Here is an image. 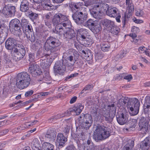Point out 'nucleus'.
<instances>
[{
    "instance_id": "53",
    "label": "nucleus",
    "mask_w": 150,
    "mask_h": 150,
    "mask_svg": "<svg viewBox=\"0 0 150 150\" xmlns=\"http://www.w3.org/2000/svg\"><path fill=\"white\" fill-rule=\"evenodd\" d=\"M144 112L145 113L148 112L149 111H150V105H144Z\"/></svg>"
},
{
    "instance_id": "29",
    "label": "nucleus",
    "mask_w": 150,
    "mask_h": 150,
    "mask_svg": "<svg viewBox=\"0 0 150 150\" xmlns=\"http://www.w3.org/2000/svg\"><path fill=\"white\" fill-rule=\"evenodd\" d=\"M150 142L148 138H146L140 143V147L142 150H148L149 147Z\"/></svg>"
},
{
    "instance_id": "43",
    "label": "nucleus",
    "mask_w": 150,
    "mask_h": 150,
    "mask_svg": "<svg viewBox=\"0 0 150 150\" xmlns=\"http://www.w3.org/2000/svg\"><path fill=\"white\" fill-rule=\"evenodd\" d=\"M38 121L37 120H34L32 122H28L25 123V125L26 128H29L30 127L32 126L35 124Z\"/></svg>"
},
{
    "instance_id": "23",
    "label": "nucleus",
    "mask_w": 150,
    "mask_h": 150,
    "mask_svg": "<svg viewBox=\"0 0 150 150\" xmlns=\"http://www.w3.org/2000/svg\"><path fill=\"white\" fill-rule=\"evenodd\" d=\"M116 117L118 122L121 125L125 124L128 120L127 115L125 113L122 112L120 114L119 112L117 113Z\"/></svg>"
},
{
    "instance_id": "63",
    "label": "nucleus",
    "mask_w": 150,
    "mask_h": 150,
    "mask_svg": "<svg viewBox=\"0 0 150 150\" xmlns=\"http://www.w3.org/2000/svg\"><path fill=\"white\" fill-rule=\"evenodd\" d=\"M129 36L131 37L133 39H134L137 37V35L135 33H130L129 35Z\"/></svg>"
},
{
    "instance_id": "35",
    "label": "nucleus",
    "mask_w": 150,
    "mask_h": 150,
    "mask_svg": "<svg viewBox=\"0 0 150 150\" xmlns=\"http://www.w3.org/2000/svg\"><path fill=\"white\" fill-rule=\"evenodd\" d=\"M51 80V78L49 72L48 71H46L44 75L43 76V78L41 79L40 80V81H43L44 82L50 83L48 82V81H50Z\"/></svg>"
},
{
    "instance_id": "64",
    "label": "nucleus",
    "mask_w": 150,
    "mask_h": 150,
    "mask_svg": "<svg viewBox=\"0 0 150 150\" xmlns=\"http://www.w3.org/2000/svg\"><path fill=\"white\" fill-rule=\"evenodd\" d=\"M50 14H44L43 16V17L44 19H46L47 20H48L50 19Z\"/></svg>"
},
{
    "instance_id": "42",
    "label": "nucleus",
    "mask_w": 150,
    "mask_h": 150,
    "mask_svg": "<svg viewBox=\"0 0 150 150\" xmlns=\"http://www.w3.org/2000/svg\"><path fill=\"white\" fill-rule=\"evenodd\" d=\"M74 52H73V50H71L69 49L67 51L65 52L64 53L63 55V57L64 58H66V57H67L73 54V53H74Z\"/></svg>"
},
{
    "instance_id": "32",
    "label": "nucleus",
    "mask_w": 150,
    "mask_h": 150,
    "mask_svg": "<svg viewBox=\"0 0 150 150\" xmlns=\"http://www.w3.org/2000/svg\"><path fill=\"white\" fill-rule=\"evenodd\" d=\"M97 21H98L89 19L86 22H85L84 24L83 25L88 27L90 30Z\"/></svg>"
},
{
    "instance_id": "57",
    "label": "nucleus",
    "mask_w": 150,
    "mask_h": 150,
    "mask_svg": "<svg viewBox=\"0 0 150 150\" xmlns=\"http://www.w3.org/2000/svg\"><path fill=\"white\" fill-rule=\"evenodd\" d=\"M49 92H41L37 95V96H47L49 94Z\"/></svg>"
},
{
    "instance_id": "41",
    "label": "nucleus",
    "mask_w": 150,
    "mask_h": 150,
    "mask_svg": "<svg viewBox=\"0 0 150 150\" xmlns=\"http://www.w3.org/2000/svg\"><path fill=\"white\" fill-rule=\"evenodd\" d=\"M84 45L86 46H88L92 45L93 42V40L90 38L84 40Z\"/></svg>"
},
{
    "instance_id": "52",
    "label": "nucleus",
    "mask_w": 150,
    "mask_h": 150,
    "mask_svg": "<svg viewBox=\"0 0 150 150\" xmlns=\"http://www.w3.org/2000/svg\"><path fill=\"white\" fill-rule=\"evenodd\" d=\"M139 28L134 26H133L131 29V31L132 32L135 33H137L139 32Z\"/></svg>"
},
{
    "instance_id": "50",
    "label": "nucleus",
    "mask_w": 150,
    "mask_h": 150,
    "mask_svg": "<svg viewBox=\"0 0 150 150\" xmlns=\"http://www.w3.org/2000/svg\"><path fill=\"white\" fill-rule=\"evenodd\" d=\"M29 60L30 62H33L34 61L35 57L34 54L33 53H30L29 54Z\"/></svg>"
},
{
    "instance_id": "20",
    "label": "nucleus",
    "mask_w": 150,
    "mask_h": 150,
    "mask_svg": "<svg viewBox=\"0 0 150 150\" xmlns=\"http://www.w3.org/2000/svg\"><path fill=\"white\" fill-rule=\"evenodd\" d=\"M70 27L67 28L65 27H63L64 31L63 34H57L59 35H63L66 38L68 39H71L75 38L76 35V33L74 30L72 29H69L68 30H66L67 28H69Z\"/></svg>"
},
{
    "instance_id": "51",
    "label": "nucleus",
    "mask_w": 150,
    "mask_h": 150,
    "mask_svg": "<svg viewBox=\"0 0 150 150\" xmlns=\"http://www.w3.org/2000/svg\"><path fill=\"white\" fill-rule=\"evenodd\" d=\"M78 136V138H79L80 139L83 140L86 137V135L83 132L79 133Z\"/></svg>"
},
{
    "instance_id": "9",
    "label": "nucleus",
    "mask_w": 150,
    "mask_h": 150,
    "mask_svg": "<svg viewBox=\"0 0 150 150\" xmlns=\"http://www.w3.org/2000/svg\"><path fill=\"white\" fill-rule=\"evenodd\" d=\"M25 50L24 47L21 44H17L12 51L13 58L18 61L22 59L25 55Z\"/></svg>"
},
{
    "instance_id": "61",
    "label": "nucleus",
    "mask_w": 150,
    "mask_h": 150,
    "mask_svg": "<svg viewBox=\"0 0 150 150\" xmlns=\"http://www.w3.org/2000/svg\"><path fill=\"white\" fill-rule=\"evenodd\" d=\"M117 17H116L115 19L116 20V21L118 23H120L121 22L120 18L121 17V14L120 13H119L117 14Z\"/></svg>"
},
{
    "instance_id": "62",
    "label": "nucleus",
    "mask_w": 150,
    "mask_h": 150,
    "mask_svg": "<svg viewBox=\"0 0 150 150\" xmlns=\"http://www.w3.org/2000/svg\"><path fill=\"white\" fill-rule=\"evenodd\" d=\"M119 56H120V59L122 58L125 55L126 53L124 52V51H122L120 53L118 54Z\"/></svg>"
},
{
    "instance_id": "55",
    "label": "nucleus",
    "mask_w": 150,
    "mask_h": 150,
    "mask_svg": "<svg viewBox=\"0 0 150 150\" xmlns=\"http://www.w3.org/2000/svg\"><path fill=\"white\" fill-rule=\"evenodd\" d=\"M53 132H48L45 134V137L46 138H51L52 137H54V136H53Z\"/></svg>"
},
{
    "instance_id": "5",
    "label": "nucleus",
    "mask_w": 150,
    "mask_h": 150,
    "mask_svg": "<svg viewBox=\"0 0 150 150\" xmlns=\"http://www.w3.org/2000/svg\"><path fill=\"white\" fill-rule=\"evenodd\" d=\"M30 76L26 72H21L17 76L16 86L20 89L26 88L30 84Z\"/></svg>"
},
{
    "instance_id": "13",
    "label": "nucleus",
    "mask_w": 150,
    "mask_h": 150,
    "mask_svg": "<svg viewBox=\"0 0 150 150\" xmlns=\"http://www.w3.org/2000/svg\"><path fill=\"white\" fill-rule=\"evenodd\" d=\"M16 12V8L15 6L8 4L4 7L1 12L6 17H9L14 16Z\"/></svg>"
},
{
    "instance_id": "16",
    "label": "nucleus",
    "mask_w": 150,
    "mask_h": 150,
    "mask_svg": "<svg viewBox=\"0 0 150 150\" xmlns=\"http://www.w3.org/2000/svg\"><path fill=\"white\" fill-rule=\"evenodd\" d=\"M63 62L64 63V60L57 61L55 63L54 66V71L55 72L60 74L64 73L66 67V64H64Z\"/></svg>"
},
{
    "instance_id": "34",
    "label": "nucleus",
    "mask_w": 150,
    "mask_h": 150,
    "mask_svg": "<svg viewBox=\"0 0 150 150\" xmlns=\"http://www.w3.org/2000/svg\"><path fill=\"white\" fill-rule=\"evenodd\" d=\"M103 25L106 27L109 28V29L110 30L111 28L113 27V25H115V23L114 21H112L108 19H105L104 20Z\"/></svg>"
},
{
    "instance_id": "18",
    "label": "nucleus",
    "mask_w": 150,
    "mask_h": 150,
    "mask_svg": "<svg viewBox=\"0 0 150 150\" xmlns=\"http://www.w3.org/2000/svg\"><path fill=\"white\" fill-rule=\"evenodd\" d=\"M29 71L34 77L41 76L42 73L38 65L35 64H32L29 65Z\"/></svg>"
},
{
    "instance_id": "54",
    "label": "nucleus",
    "mask_w": 150,
    "mask_h": 150,
    "mask_svg": "<svg viewBox=\"0 0 150 150\" xmlns=\"http://www.w3.org/2000/svg\"><path fill=\"white\" fill-rule=\"evenodd\" d=\"M33 93L34 91L33 90H31L30 91H27L25 93V96L26 97L30 96L33 94Z\"/></svg>"
},
{
    "instance_id": "15",
    "label": "nucleus",
    "mask_w": 150,
    "mask_h": 150,
    "mask_svg": "<svg viewBox=\"0 0 150 150\" xmlns=\"http://www.w3.org/2000/svg\"><path fill=\"white\" fill-rule=\"evenodd\" d=\"M52 62V59L50 57L49 54H46L41 57L40 63L41 67L44 69L48 68L50 66Z\"/></svg>"
},
{
    "instance_id": "22",
    "label": "nucleus",
    "mask_w": 150,
    "mask_h": 150,
    "mask_svg": "<svg viewBox=\"0 0 150 150\" xmlns=\"http://www.w3.org/2000/svg\"><path fill=\"white\" fill-rule=\"evenodd\" d=\"M18 44L16 42L15 39L13 38H8L5 42V46L6 48L8 50H13L14 47H16Z\"/></svg>"
},
{
    "instance_id": "60",
    "label": "nucleus",
    "mask_w": 150,
    "mask_h": 150,
    "mask_svg": "<svg viewBox=\"0 0 150 150\" xmlns=\"http://www.w3.org/2000/svg\"><path fill=\"white\" fill-rule=\"evenodd\" d=\"M66 149L67 150H76L75 147L72 145L67 146Z\"/></svg>"
},
{
    "instance_id": "8",
    "label": "nucleus",
    "mask_w": 150,
    "mask_h": 150,
    "mask_svg": "<svg viewBox=\"0 0 150 150\" xmlns=\"http://www.w3.org/2000/svg\"><path fill=\"white\" fill-rule=\"evenodd\" d=\"M78 120L80 125L87 129L91 126L93 121L91 115L88 114H82L79 117Z\"/></svg>"
},
{
    "instance_id": "26",
    "label": "nucleus",
    "mask_w": 150,
    "mask_h": 150,
    "mask_svg": "<svg viewBox=\"0 0 150 150\" xmlns=\"http://www.w3.org/2000/svg\"><path fill=\"white\" fill-rule=\"evenodd\" d=\"M67 141V138L65 137L63 134L59 133L57 136V143L59 146L63 147Z\"/></svg>"
},
{
    "instance_id": "27",
    "label": "nucleus",
    "mask_w": 150,
    "mask_h": 150,
    "mask_svg": "<svg viewBox=\"0 0 150 150\" xmlns=\"http://www.w3.org/2000/svg\"><path fill=\"white\" fill-rule=\"evenodd\" d=\"M96 147L90 139L87 140L86 143L83 144L84 150H95Z\"/></svg>"
},
{
    "instance_id": "45",
    "label": "nucleus",
    "mask_w": 150,
    "mask_h": 150,
    "mask_svg": "<svg viewBox=\"0 0 150 150\" xmlns=\"http://www.w3.org/2000/svg\"><path fill=\"white\" fill-rule=\"evenodd\" d=\"M124 77V73H122V74H117L115 77V80H120L122 79L123 78V77Z\"/></svg>"
},
{
    "instance_id": "47",
    "label": "nucleus",
    "mask_w": 150,
    "mask_h": 150,
    "mask_svg": "<svg viewBox=\"0 0 150 150\" xmlns=\"http://www.w3.org/2000/svg\"><path fill=\"white\" fill-rule=\"evenodd\" d=\"M126 19V15L125 14L124 16H122L121 18L123 28H124L125 27V25L127 23V21Z\"/></svg>"
},
{
    "instance_id": "46",
    "label": "nucleus",
    "mask_w": 150,
    "mask_h": 150,
    "mask_svg": "<svg viewBox=\"0 0 150 150\" xmlns=\"http://www.w3.org/2000/svg\"><path fill=\"white\" fill-rule=\"evenodd\" d=\"M128 6V7L129 8V11L130 12H132L134 10V7L133 4L131 3L126 4Z\"/></svg>"
},
{
    "instance_id": "44",
    "label": "nucleus",
    "mask_w": 150,
    "mask_h": 150,
    "mask_svg": "<svg viewBox=\"0 0 150 150\" xmlns=\"http://www.w3.org/2000/svg\"><path fill=\"white\" fill-rule=\"evenodd\" d=\"M84 56L86 58V59H88L89 60L93 58L92 54L90 51H87Z\"/></svg>"
},
{
    "instance_id": "4",
    "label": "nucleus",
    "mask_w": 150,
    "mask_h": 150,
    "mask_svg": "<svg viewBox=\"0 0 150 150\" xmlns=\"http://www.w3.org/2000/svg\"><path fill=\"white\" fill-rule=\"evenodd\" d=\"M60 45L58 39L50 36L47 38L43 47L46 51L55 54L59 51Z\"/></svg>"
},
{
    "instance_id": "58",
    "label": "nucleus",
    "mask_w": 150,
    "mask_h": 150,
    "mask_svg": "<svg viewBox=\"0 0 150 150\" xmlns=\"http://www.w3.org/2000/svg\"><path fill=\"white\" fill-rule=\"evenodd\" d=\"M137 122V120L135 119H133L130 121L129 123L133 127L136 125Z\"/></svg>"
},
{
    "instance_id": "37",
    "label": "nucleus",
    "mask_w": 150,
    "mask_h": 150,
    "mask_svg": "<svg viewBox=\"0 0 150 150\" xmlns=\"http://www.w3.org/2000/svg\"><path fill=\"white\" fill-rule=\"evenodd\" d=\"M119 30L120 28L115 24V25L113 26V27L111 28L110 30V32L111 33L116 35L118 33Z\"/></svg>"
},
{
    "instance_id": "19",
    "label": "nucleus",
    "mask_w": 150,
    "mask_h": 150,
    "mask_svg": "<svg viewBox=\"0 0 150 150\" xmlns=\"http://www.w3.org/2000/svg\"><path fill=\"white\" fill-rule=\"evenodd\" d=\"M144 117H142L139 122V129L140 131V133L142 134H146L148 129L149 122H145Z\"/></svg>"
},
{
    "instance_id": "39",
    "label": "nucleus",
    "mask_w": 150,
    "mask_h": 150,
    "mask_svg": "<svg viewBox=\"0 0 150 150\" xmlns=\"http://www.w3.org/2000/svg\"><path fill=\"white\" fill-rule=\"evenodd\" d=\"M83 5L82 2H78L75 3H71L70 7H71L72 8H75L76 9H78L80 7L82 6Z\"/></svg>"
},
{
    "instance_id": "56",
    "label": "nucleus",
    "mask_w": 150,
    "mask_h": 150,
    "mask_svg": "<svg viewBox=\"0 0 150 150\" xmlns=\"http://www.w3.org/2000/svg\"><path fill=\"white\" fill-rule=\"evenodd\" d=\"M123 78L127 80L128 81H130L132 79V77L131 74L126 75L125 74H124Z\"/></svg>"
},
{
    "instance_id": "48",
    "label": "nucleus",
    "mask_w": 150,
    "mask_h": 150,
    "mask_svg": "<svg viewBox=\"0 0 150 150\" xmlns=\"http://www.w3.org/2000/svg\"><path fill=\"white\" fill-rule=\"evenodd\" d=\"M145 105H150V97L149 96H147L145 98Z\"/></svg>"
},
{
    "instance_id": "7",
    "label": "nucleus",
    "mask_w": 150,
    "mask_h": 150,
    "mask_svg": "<svg viewBox=\"0 0 150 150\" xmlns=\"http://www.w3.org/2000/svg\"><path fill=\"white\" fill-rule=\"evenodd\" d=\"M20 21L17 18L11 20L9 23L10 30L14 35L20 37L22 34Z\"/></svg>"
},
{
    "instance_id": "24",
    "label": "nucleus",
    "mask_w": 150,
    "mask_h": 150,
    "mask_svg": "<svg viewBox=\"0 0 150 150\" xmlns=\"http://www.w3.org/2000/svg\"><path fill=\"white\" fill-rule=\"evenodd\" d=\"M29 4V2L28 0H22L20 7V11L25 13L28 11L30 10Z\"/></svg>"
},
{
    "instance_id": "30",
    "label": "nucleus",
    "mask_w": 150,
    "mask_h": 150,
    "mask_svg": "<svg viewBox=\"0 0 150 150\" xmlns=\"http://www.w3.org/2000/svg\"><path fill=\"white\" fill-rule=\"evenodd\" d=\"M3 28L1 29V26L0 25V28L3 31H0V41L1 42H3L4 41L6 38V36L7 35V28L5 27H3Z\"/></svg>"
},
{
    "instance_id": "6",
    "label": "nucleus",
    "mask_w": 150,
    "mask_h": 150,
    "mask_svg": "<svg viewBox=\"0 0 150 150\" xmlns=\"http://www.w3.org/2000/svg\"><path fill=\"white\" fill-rule=\"evenodd\" d=\"M96 133L93 136L96 140H99L105 139L109 137L110 134L107 127L104 126H98L96 130Z\"/></svg>"
},
{
    "instance_id": "21",
    "label": "nucleus",
    "mask_w": 150,
    "mask_h": 150,
    "mask_svg": "<svg viewBox=\"0 0 150 150\" xmlns=\"http://www.w3.org/2000/svg\"><path fill=\"white\" fill-rule=\"evenodd\" d=\"M42 6L45 10L51 11L55 10L60 6V5H53L50 4V0H42Z\"/></svg>"
},
{
    "instance_id": "17",
    "label": "nucleus",
    "mask_w": 150,
    "mask_h": 150,
    "mask_svg": "<svg viewBox=\"0 0 150 150\" xmlns=\"http://www.w3.org/2000/svg\"><path fill=\"white\" fill-rule=\"evenodd\" d=\"M134 139H132L128 140L121 150H140L139 146H136L134 149Z\"/></svg>"
},
{
    "instance_id": "10",
    "label": "nucleus",
    "mask_w": 150,
    "mask_h": 150,
    "mask_svg": "<svg viewBox=\"0 0 150 150\" xmlns=\"http://www.w3.org/2000/svg\"><path fill=\"white\" fill-rule=\"evenodd\" d=\"M88 13L86 11H77L72 15V17L75 22L78 24L84 25L88 18Z\"/></svg>"
},
{
    "instance_id": "25",
    "label": "nucleus",
    "mask_w": 150,
    "mask_h": 150,
    "mask_svg": "<svg viewBox=\"0 0 150 150\" xmlns=\"http://www.w3.org/2000/svg\"><path fill=\"white\" fill-rule=\"evenodd\" d=\"M88 30L85 28H81L79 29L77 31L78 35L77 39L79 40H83L86 39V36L88 33Z\"/></svg>"
},
{
    "instance_id": "33",
    "label": "nucleus",
    "mask_w": 150,
    "mask_h": 150,
    "mask_svg": "<svg viewBox=\"0 0 150 150\" xmlns=\"http://www.w3.org/2000/svg\"><path fill=\"white\" fill-rule=\"evenodd\" d=\"M25 14L26 16L29 17L33 21L37 18L38 16L37 14L34 13L30 10L25 13Z\"/></svg>"
},
{
    "instance_id": "59",
    "label": "nucleus",
    "mask_w": 150,
    "mask_h": 150,
    "mask_svg": "<svg viewBox=\"0 0 150 150\" xmlns=\"http://www.w3.org/2000/svg\"><path fill=\"white\" fill-rule=\"evenodd\" d=\"M77 99L76 96H74L71 98L70 100L69 103L70 104H73L76 101Z\"/></svg>"
},
{
    "instance_id": "14",
    "label": "nucleus",
    "mask_w": 150,
    "mask_h": 150,
    "mask_svg": "<svg viewBox=\"0 0 150 150\" xmlns=\"http://www.w3.org/2000/svg\"><path fill=\"white\" fill-rule=\"evenodd\" d=\"M23 29L28 39L31 42H33L35 40V37L33 33V30L31 25L30 24Z\"/></svg>"
},
{
    "instance_id": "28",
    "label": "nucleus",
    "mask_w": 150,
    "mask_h": 150,
    "mask_svg": "<svg viewBox=\"0 0 150 150\" xmlns=\"http://www.w3.org/2000/svg\"><path fill=\"white\" fill-rule=\"evenodd\" d=\"M84 106L81 103H78L75 105L73 108L70 109L69 111L75 112L76 115H78L81 112L82 110L83 109Z\"/></svg>"
},
{
    "instance_id": "1",
    "label": "nucleus",
    "mask_w": 150,
    "mask_h": 150,
    "mask_svg": "<svg viewBox=\"0 0 150 150\" xmlns=\"http://www.w3.org/2000/svg\"><path fill=\"white\" fill-rule=\"evenodd\" d=\"M106 12L107 15L111 17H115L119 13L117 8L113 6L109 7L108 5L101 3L95 5L90 10L91 15L95 18L100 19L104 12Z\"/></svg>"
},
{
    "instance_id": "49",
    "label": "nucleus",
    "mask_w": 150,
    "mask_h": 150,
    "mask_svg": "<svg viewBox=\"0 0 150 150\" xmlns=\"http://www.w3.org/2000/svg\"><path fill=\"white\" fill-rule=\"evenodd\" d=\"M144 15L143 11L140 9L137 10L136 13V15L138 16H142Z\"/></svg>"
},
{
    "instance_id": "12",
    "label": "nucleus",
    "mask_w": 150,
    "mask_h": 150,
    "mask_svg": "<svg viewBox=\"0 0 150 150\" xmlns=\"http://www.w3.org/2000/svg\"><path fill=\"white\" fill-rule=\"evenodd\" d=\"M108 107L110 108V112H106L103 114V116L106 121L111 122H112L115 115L116 109L114 103L108 105Z\"/></svg>"
},
{
    "instance_id": "31",
    "label": "nucleus",
    "mask_w": 150,
    "mask_h": 150,
    "mask_svg": "<svg viewBox=\"0 0 150 150\" xmlns=\"http://www.w3.org/2000/svg\"><path fill=\"white\" fill-rule=\"evenodd\" d=\"M101 29V27L100 23L98 21L90 30L94 33L97 34L98 33Z\"/></svg>"
},
{
    "instance_id": "38",
    "label": "nucleus",
    "mask_w": 150,
    "mask_h": 150,
    "mask_svg": "<svg viewBox=\"0 0 150 150\" xmlns=\"http://www.w3.org/2000/svg\"><path fill=\"white\" fill-rule=\"evenodd\" d=\"M93 86L92 84L86 85L81 91L80 93L82 94L86 91H91L93 88Z\"/></svg>"
},
{
    "instance_id": "40",
    "label": "nucleus",
    "mask_w": 150,
    "mask_h": 150,
    "mask_svg": "<svg viewBox=\"0 0 150 150\" xmlns=\"http://www.w3.org/2000/svg\"><path fill=\"white\" fill-rule=\"evenodd\" d=\"M21 23L23 29L30 24L29 21L27 20L24 18H22Z\"/></svg>"
},
{
    "instance_id": "2",
    "label": "nucleus",
    "mask_w": 150,
    "mask_h": 150,
    "mask_svg": "<svg viewBox=\"0 0 150 150\" xmlns=\"http://www.w3.org/2000/svg\"><path fill=\"white\" fill-rule=\"evenodd\" d=\"M117 106L122 108H124L126 107L130 115L134 116L139 112L140 102L136 98H130L122 96L118 100Z\"/></svg>"
},
{
    "instance_id": "3",
    "label": "nucleus",
    "mask_w": 150,
    "mask_h": 150,
    "mask_svg": "<svg viewBox=\"0 0 150 150\" xmlns=\"http://www.w3.org/2000/svg\"><path fill=\"white\" fill-rule=\"evenodd\" d=\"M52 23L55 26V29L53 33L56 34H63L64 31L63 27H71V23L69 20L68 16L61 13L56 14L52 20Z\"/></svg>"
},
{
    "instance_id": "36",
    "label": "nucleus",
    "mask_w": 150,
    "mask_h": 150,
    "mask_svg": "<svg viewBox=\"0 0 150 150\" xmlns=\"http://www.w3.org/2000/svg\"><path fill=\"white\" fill-rule=\"evenodd\" d=\"M101 48L103 51H108L110 48V45L108 42H104L100 45Z\"/></svg>"
},
{
    "instance_id": "11",
    "label": "nucleus",
    "mask_w": 150,
    "mask_h": 150,
    "mask_svg": "<svg viewBox=\"0 0 150 150\" xmlns=\"http://www.w3.org/2000/svg\"><path fill=\"white\" fill-rule=\"evenodd\" d=\"M73 54L66 57L64 59L66 67L71 71L73 70V67L79 57V54L76 52L75 54L73 53Z\"/></svg>"
}]
</instances>
